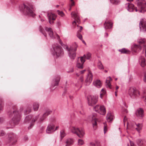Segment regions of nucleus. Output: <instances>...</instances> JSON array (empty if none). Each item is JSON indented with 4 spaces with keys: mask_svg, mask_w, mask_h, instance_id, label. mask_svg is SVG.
Instances as JSON below:
<instances>
[{
    "mask_svg": "<svg viewBox=\"0 0 146 146\" xmlns=\"http://www.w3.org/2000/svg\"><path fill=\"white\" fill-rule=\"evenodd\" d=\"M135 123H131L130 125L128 126V123H127V129H130L131 130H133L135 128Z\"/></svg>",
    "mask_w": 146,
    "mask_h": 146,
    "instance_id": "33",
    "label": "nucleus"
},
{
    "mask_svg": "<svg viewBox=\"0 0 146 146\" xmlns=\"http://www.w3.org/2000/svg\"><path fill=\"white\" fill-rule=\"evenodd\" d=\"M137 3L138 9L135 7L133 4L128 3L126 4L127 10L130 12L133 11L134 10L136 12L139 11V12L143 13L146 11V2L144 0H136Z\"/></svg>",
    "mask_w": 146,
    "mask_h": 146,
    "instance_id": "2",
    "label": "nucleus"
},
{
    "mask_svg": "<svg viewBox=\"0 0 146 146\" xmlns=\"http://www.w3.org/2000/svg\"><path fill=\"white\" fill-rule=\"evenodd\" d=\"M143 76V80L144 82L146 83V72H144Z\"/></svg>",
    "mask_w": 146,
    "mask_h": 146,
    "instance_id": "47",
    "label": "nucleus"
},
{
    "mask_svg": "<svg viewBox=\"0 0 146 146\" xmlns=\"http://www.w3.org/2000/svg\"><path fill=\"white\" fill-rule=\"evenodd\" d=\"M136 115L139 117H143L144 116V111L141 108L138 109L136 112Z\"/></svg>",
    "mask_w": 146,
    "mask_h": 146,
    "instance_id": "23",
    "label": "nucleus"
},
{
    "mask_svg": "<svg viewBox=\"0 0 146 146\" xmlns=\"http://www.w3.org/2000/svg\"><path fill=\"white\" fill-rule=\"evenodd\" d=\"M71 3L70 4V6L72 7L74 5V1H71Z\"/></svg>",
    "mask_w": 146,
    "mask_h": 146,
    "instance_id": "57",
    "label": "nucleus"
},
{
    "mask_svg": "<svg viewBox=\"0 0 146 146\" xmlns=\"http://www.w3.org/2000/svg\"><path fill=\"white\" fill-rule=\"evenodd\" d=\"M98 66L99 69L101 70H103L104 69L103 66L101 61L98 60Z\"/></svg>",
    "mask_w": 146,
    "mask_h": 146,
    "instance_id": "35",
    "label": "nucleus"
},
{
    "mask_svg": "<svg viewBox=\"0 0 146 146\" xmlns=\"http://www.w3.org/2000/svg\"><path fill=\"white\" fill-rule=\"evenodd\" d=\"M143 98H145L144 101L145 102V104L146 105V92H143Z\"/></svg>",
    "mask_w": 146,
    "mask_h": 146,
    "instance_id": "45",
    "label": "nucleus"
},
{
    "mask_svg": "<svg viewBox=\"0 0 146 146\" xmlns=\"http://www.w3.org/2000/svg\"><path fill=\"white\" fill-rule=\"evenodd\" d=\"M46 31L47 32L50 37L52 39L57 38V39L59 38V36L57 34L54 33L51 28L46 27L45 28Z\"/></svg>",
    "mask_w": 146,
    "mask_h": 146,
    "instance_id": "11",
    "label": "nucleus"
},
{
    "mask_svg": "<svg viewBox=\"0 0 146 146\" xmlns=\"http://www.w3.org/2000/svg\"><path fill=\"white\" fill-rule=\"evenodd\" d=\"M142 128V126L138 127L135 128L139 132L140 130H141Z\"/></svg>",
    "mask_w": 146,
    "mask_h": 146,
    "instance_id": "50",
    "label": "nucleus"
},
{
    "mask_svg": "<svg viewBox=\"0 0 146 146\" xmlns=\"http://www.w3.org/2000/svg\"><path fill=\"white\" fill-rule=\"evenodd\" d=\"M144 50H145V53L146 54V46H145V45H144V49H143V51L142 52V53H143ZM145 56H146V54H145Z\"/></svg>",
    "mask_w": 146,
    "mask_h": 146,
    "instance_id": "56",
    "label": "nucleus"
},
{
    "mask_svg": "<svg viewBox=\"0 0 146 146\" xmlns=\"http://www.w3.org/2000/svg\"><path fill=\"white\" fill-rule=\"evenodd\" d=\"M119 51L123 54H128L130 53V51L128 49L123 48L119 50Z\"/></svg>",
    "mask_w": 146,
    "mask_h": 146,
    "instance_id": "31",
    "label": "nucleus"
},
{
    "mask_svg": "<svg viewBox=\"0 0 146 146\" xmlns=\"http://www.w3.org/2000/svg\"><path fill=\"white\" fill-rule=\"evenodd\" d=\"M113 23L111 20H107L104 24V27L105 29H111Z\"/></svg>",
    "mask_w": 146,
    "mask_h": 146,
    "instance_id": "17",
    "label": "nucleus"
},
{
    "mask_svg": "<svg viewBox=\"0 0 146 146\" xmlns=\"http://www.w3.org/2000/svg\"><path fill=\"white\" fill-rule=\"evenodd\" d=\"M108 36V33H105V36L106 37H107Z\"/></svg>",
    "mask_w": 146,
    "mask_h": 146,
    "instance_id": "63",
    "label": "nucleus"
},
{
    "mask_svg": "<svg viewBox=\"0 0 146 146\" xmlns=\"http://www.w3.org/2000/svg\"><path fill=\"white\" fill-rule=\"evenodd\" d=\"M74 142V140L72 138H69L67 139L66 141V145H72Z\"/></svg>",
    "mask_w": 146,
    "mask_h": 146,
    "instance_id": "32",
    "label": "nucleus"
},
{
    "mask_svg": "<svg viewBox=\"0 0 146 146\" xmlns=\"http://www.w3.org/2000/svg\"><path fill=\"white\" fill-rule=\"evenodd\" d=\"M98 96L89 95L87 96L88 104L89 106H93L96 104L98 101Z\"/></svg>",
    "mask_w": 146,
    "mask_h": 146,
    "instance_id": "8",
    "label": "nucleus"
},
{
    "mask_svg": "<svg viewBox=\"0 0 146 146\" xmlns=\"http://www.w3.org/2000/svg\"><path fill=\"white\" fill-rule=\"evenodd\" d=\"M77 36L80 39L82 40V36L80 34H79L78 33H77Z\"/></svg>",
    "mask_w": 146,
    "mask_h": 146,
    "instance_id": "52",
    "label": "nucleus"
},
{
    "mask_svg": "<svg viewBox=\"0 0 146 146\" xmlns=\"http://www.w3.org/2000/svg\"><path fill=\"white\" fill-rule=\"evenodd\" d=\"M31 108H28L27 110H25L24 112V114L25 115H26L28 113H30L31 112Z\"/></svg>",
    "mask_w": 146,
    "mask_h": 146,
    "instance_id": "38",
    "label": "nucleus"
},
{
    "mask_svg": "<svg viewBox=\"0 0 146 146\" xmlns=\"http://www.w3.org/2000/svg\"><path fill=\"white\" fill-rule=\"evenodd\" d=\"M94 110L101 115H104L106 113L105 106L102 105H97L93 108Z\"/></svg>",
    "mask_w": 146,
    "mask_h": 146,
    "instance_id": "9",
    "label": "nucleus"
},
{
    "mask_svg": "<svg viewBox=\"0 0 146 146\" xmlns=\"http://www.w3.org/2000/svg\"><path fill=\"white\" fill-rule=\"evenodd\" d=\"M60 78L58 76H56L53 79L50 88L52 90H53L56 88L55 87L58 85L59 82L60 81Z\"/></svg>",
    "mask_w": 146,
    "mask_h": 146,
    "instance_id": "12",
    "label": "nucleus"
},
{
    "mask_svg": "<svg viewBox=\"0 0 146 146\" xmlns=\"http://www.w3.org/2000/svg\"><path fill=\"white\" fill-rule=\"evenodd\" d=\"M60 135L61 140L66 135V134L63 130L61 131L60 133Z\"/></svg>",
    "mask_w": 146,
    "mask_h": 146,
    "instance_id": "39",
    "label": "nucleus"
},
{
    "mask_svg": "<svg viewBox=\"0 0 146 146\" xmlns=\"http://www.w3.org/2000/svg\"><path fill=\"white\" fill-rule=\"evenodd\" d=\"M28 139V137L27 136H25L24 137L23 140L24 141H26Z\"/></svg>",
    "mask_w": 146,
    "mask_h": 146,
    "instance_id": "58",
    "label": "nucleus"
},
{
    "mask_svg": "<svg viewBox=\"0 0 146 146\" xmlns=\"http://www.w3.org/2000/svg\"><path fill=\"white\" fill-rule=\"evenodd\" d=\"M52 48L50 50V52L54 58H57L64 55L63 49L62 47L57 43H54L52 46Z\"/></svg>",
    "mask_w": 146,
    "mask_h": 146,
    "instance_id": "4",
    "label": "nucleus"
},
{
    "mask_svg": "<svg viewBox=\"0 0 146 146\" xmlns=\"http://www.w3.org/2000/svg\"><path fill=\"white\" fill-rule=\"evenodd\" d=\"M59 128V126H57L56 127V128L55 129H54V131L56 130H57L58 128Z\"/></svg>",
    "mask_w": 146,
    "mask_h": 146,
    "instance_id": "64",
    "label": "nucleus"
},
{
    "mask_svg": "<svg viewBox=\"0 0 146 146\" xmlns=\"http://www.w3.org/2000/svg\"><path fill=\"white\" fill-rule=\"evenodd\" d=\"M4 103L3 99L2 97H0V113L3 110Z\"/></svg>",
    "mask_w": 146,
    "mask_h": 146,
    "instance_id": "30",
    "label": "nucleus"
},
{
    "mask_svg": "<svg viewBox=\"0 0 146 146\" xmlns=\"http://www.w3.org/2000/svg\"><path fill=\"white\" fill-rule=\"evenodd\" d=\"M139 28L140 31L145 32L146 31V22L141 21L139 23Z\"/></svg>",
    "mask_w": 146,
    "mask_h": 146,
    "instance_id": "19",
    "label": "nucleus"
},
{
    "mask_svg": "<svg viewBox=\"0 0 146 146\" xmlns=\"http://www.w3.org/2000/svg\"><path fill=\"white\" fill-rule=\"evenodd\" d=\"M127 120V118L126 116H125L123 119V122L124 125H125V122Z\"/></svg>",
    "mask_w": 146,
    "mask_h": 146,
    "instance_id": "55",
    "label": "nucleus"
},
{
    "mask_svg": "<svg viewBox=\"0 0 146 146\" xmlns=\"http://www.w3.org/2000/svg\"><path fill=\"white\" fill-rule=\"evenodd\" d=\"M84 81L83 77L81 76H80V79H79V81L81 82L82 83Z\"/></svg>",
    "mask_w": 146,
    "mask_h": 146,
    "instance_id": "51",
    "label": "nucleus"
},
{
    "mask_svg": "<svg viewBox=\"0 0 146 146\" xmlns=\"http://www.w3.org/2000/svg\"><path fill=\"white\" fill-rule=\"evenodd\" d=\"M39 29L40 31L42 33L45 37H46L47 35L44 32V29L41 26H40Z\"/></svg>",
    "mask_w": 146,
    "mask_h": 146,
    "instance_id": "37",
    "label": "nucleus"
},
{
    "mask_svg": "<svg viewBox=\"0 0 146 146\" xmlns=\"http://www.w3.org/2000/svg\"><path fill=\"white\" fill-rule=\"evenodd\" d=\"M77 46L76 44H73L72 46L69 48L66 46L65 49L68 52V55L70 58L72 60H74L76 56V51L77 50Z\"/></svg>",
    "mask_w": 146,
    "mask_h": 146,
    "instance_id": "7",
    "label": "nucleus"
},
{
    "mask_svg": "<svg viewBox=\"0 0 146 146\" xmlns=\"http://www.w3.org/2000/svg\"><path fill=\"white\" fill-rule=\"evenodd\" d=\"M106 90L105 88H103L100 91H106Z\"/></svg>",
    "mask_w": 146,
    "mask_h": 146,
    "instance_id": "61",
    "label": "nucleus"
},
{
    "mask_svg": "<svg viewBox=\"0 0 146 146\" xmlns=\"http://www.w3.org/2000/svg\"><path fill=\"white\" fill-rule=\"evenodd\" d=\"M5 135V133L3 130H1L0 132V136H2Z\"/></svg>",
    "mask_w": 146,
    "mask_h": 146,
    "instance_id": "49",
    "label": "nucleus"
},
{
    "mask_svg": "<svg viewBox=\"0 0 146 146\" xmlns=\"http://www.w3.org/2000/svg\"><path fill=\"white\" fill-rule=\"evenodd\" d=\"M106 94V92H102V93H100V97L101 98H103V97L105 96Z\"/></svg>",
    "mask_w": 146,
    "mask_h": 146,
    "instance_id": "44",
    "label": "nucleus"
},
{
    "mask_svg": "<svg viewBox=\"0 0 146 146\" xmlns=\"http://www.w3.org/2000/svg\"><path fill=\"white\" fill-rule=\"evenodd\" d=\"M71 15L72 17H76L77 15L76 13L74 12H72L71 13Z\"/></svg>",
    "mask_w": 146,
    "mask_h": 146,
    "instance_id": "53",
    "label": "nucleus"
},
{
    "mask_svg": "<svg viewBox=\"0 0 146 146\" xmlns=\"http://www.w3.org/2000/svg\"><path fill=\"white\" fill-rule=\"evenodd\" d=\"M93 75L90 71H89L88 73V74L86 77L85 80L86 84V86L89 85L92 82V80Z\"/></svg>",
    "mask_w": 146,
    "mask_h": 146,
    "instance_id": "14",
    "label": "nucleus"
},
{
    "mask_svg": "<svg viewBox=\"0 0 146 146\" xmlns=\"http://www.w3.org/2000/svg\"><path fill=\"white\" fill-rule=\"evenodd\" d=\"M80 60L81 63L78 62L77 63L76 66L79 69H82L83 68V64L85 62V60L84 59L83 57H80Z\"/></svg>",
    "mask_w": 146,
    "mask_h": 146,
    "instance_id": "21",
    "label": "nucleus"
},
{
    "mask_svg": "<svg viewBox=\"0 0 146 146\" xmlns=\"http://www.w3.org/2000/svg\"><path fill=\"white\" fill-rule=\"evenodd\" d=\"M19 9L21 12L24 15L31 16L34 18L35 14L34 13L35 8L34 6L32 5L27 6L24 3L19 5Z\"/></svg>",
    "mask_w": 146,
    "mask_h": 146,
    "instance_id": "3",
    "label": "nucleus"
},
{
    "mask_svg": "<svg viewBox=\"0 0 146 146\" xmlns=\"http://www.w3.org/2000/svg\"><path fill=\"white\" fill-rule=\"evenodd\" d=\"M129 91H137L136 90L135 87H131L130 88L129 90Z\"/></svg>",
    "mask_w": 146,
    "mask_h": 146,
    "instance_id": "42",
    "label": "nucleus"
},
{
    "mask_svg": "<svg viewBox=\"0 0 146 146\" xmlns=\"http://www.w3.org/2000/svg\"><path fill=\"white\" fill-rule=\"evenodd\" d=\"M57 11L58 14L60 15L61 17H63L64 15V14L62 11L58 10Z\"/></svg>",
    "mask_w": 146,
    "mask_h": 146,
    "instance_id": "41",
    "label": "nucleus"
},
{
    "mask_svg": "<svg viewBox=\"0 0 146 146\" xmlns=\"http://www.w3.org/2000/svg\"><path fill=\"white\" fill-rule=\"evenodd\" d=\"M94 85L96 87L99 88L101 87L102 86V83L100 80H96L93 82Z\"/></svg>",
    "mask_w": 146,
    "mask_h": 146,
    "instance_id": "25",
    "label": "nucleus"
},
{
    "mask_svg": "<svg viewBox=\"0 0 146 146\" xmlns=\"http://www.w3.org/2000/svg\"><path fill=\"white\" fill-rule=\"evenodd\" d=\"M104 133H105L107 131V129L106 127V125L105 123H104Z\"/></svg>",
    "mask_w": 146,
    "mask_h": 146,
    "instance_id": "48",
    "label": "nucleus"
},
{
    "mask_svg": "<svg viewBox=\"0 0 146 146\" xmlns=\"http://www.w3.org/2000/svg\"><path fill=\"white\" fill-rule=\"evenodd\" d=\"M23 108H21L20 111L17 110V106H13L12 108H8V115L10 117H13L10 124L12 127H14L15 125L18 124L19 122L21 116V112L23 110Z\"/></svg>",
    "mask_w": 146,
    "mask_h": 146,
    "instance_id": "1",
    "label": "nucleus"
},
{
    "mask_svg": "<svg viewBox=\"0 0 146 146\" xmlns=\"http://www.w3.org/2000/svg\"><path fill=\"white\" fill-rule=\"evenodd\" d=\"M52 111L50 110H48L46 111V112L44 113L42 116L41 117L39 120V121L40 122H42L46 118V117L50 114L51 112Z\"/></svg>",
    "mask_w": 146,
    "mask_h": 146,
    "instance_id": "20",
    "label": "nucleus"
},
{
    "mask_svg": "<svg viewBox=\"0 0 146 146\" xmlns=\"http://www.w3.org/2000/svg\"><path fill=\"white\" fill-rule=\"evenodd\" d=\"M130 145H131V146H134V144L133 143H132L131 142V141H130Z\"/></svg>",
    "mask_w": 146,
    "mask_h": 146,
    "instance_id": "62",
    "label": "nucleus"
},
{
    "mask_svg": "<svg viewBox=\"0 0 146 146\" xmlns=\"http://www.w3.org/2000/svg\"><path fill=\"white\" fill-rule=\"evenodd\" d=\"M84 142L83 140L81 139H79L78 140V145H81L83 144Z\"/></svg>",
    "mask_w": 146,
    "mask_h": 146,
    "instance_id": "43",
    "label": "nucleus"
},
{
    "mask_svg": "<svg viewBox=\"0 0 146 146\" xmlns=\"http://www.w3.org/2000/svg\"><path fill=\"white\" fill-rule=\"evenodd\" d=\"M106 118L107 121L109 122H110L113 120L114 118V116L110 112H109L107 115Z\"/></svg>",
    "mask_w": 146,
    "mask_h": 146,
    "instance_id": "27",
    "label": "nucleus"
},
{
    "mask_svg": "<svg viewBox=\"0 0 146 146\" xmlns=\"http://www.w3.org/2000/svg\"><path fill=\"white\" fill-rule=\"evenodd\" d=\"M86 71V70H83L80 71V73L81 74H82L84 73V72Z\"/></svg>",
    "mask_w": 146,
    "mask_h": 146,
    "instance_id": "59",
    "label": "nucleus"
},
{
    "mask_svg": "<svg viewBox=\"0 0 146 146\" xmlns=\"http://www.w3.org/2000/svg\"><path fill=\"white\" fill-rule=\"evenodd\" d=\"M54 125L50 124L48 126L46 129V132L48 134H50L54 131Z\"/></svg>",
    "mask_w": 146,
    "mask_h": 146,
    "instance_id": "18",
    "label": "nucleus"
},
{
    "mask_svg": "<svg viewBox=\"0 0 146 146\" xmlns=\"http://www.w3.org/2000/svg\"><path fill=\"white\" fill-rule=\"evenodd\" d=\"M39 115L36 116H34L30 114L27 116L25 118L24 123L27 124L30 123V125L28 127L29 129L31 128L34 125L35 123L38 119Z\"/></svg>",
    "mask_w": 146,
    "mask_h": 146,
    "instance_id": "5",
    "label": "nucleus"
},
{
    "mask_svg": "<svg viewBox=\"0 0 146 146\" xmlns=\"http://www.w3.org/2000/svg\"><path fill=\"white\" fill-rule=\"evenodd\" d=\"M92 123L93 127L95 129H96L97 127V114L94 113L92 114Z\"/></svg>",
    "mask_w": 146,
    "mask_h": 146,
    "instance_id": "16",
    "label": "nucleus"
},
{
    "mask_svg": "<svg viewBox=\"0 0 146 146\" xmlns=\"http://www.w3.org/2000/svg\"><path fill=\"white\" fill-rule=\"evenodd\" d=\"M9 142L10 145H14L17 142V137L13 133H11L8 135Z\"/></svg>",
    "mask_w": 146,
    "mask_h": 146,
    "instance_id": "13",
    "label": "nucleus"
},
{
    "mask_svg": "<svg viewBox=\"0 0 146 146\" xmlns=\"http://www.w3.org/2000/svg\"><path fill=\"white\" fill-rule=\"evenodd\" d=\"M47 15L49 23L52 24L53 23V21L55 20V18L54 17V15L52 13H47Z\"/></svg>",
    "mask_w": 146,
    "mask_h": 146,
    "instance_id": "22",
    "label": "nucleus"
},
{
    "mask_svg": "<svg viewBox=\"0 0 146 146\" xmlns=\"http://www.w3.org/2000/svg\"><path fill=\"white\" fill-rule=\"evenodd\" d=\"M91 56V54L89 52H88L86 55L84 54L82 57H84V59L85 58L87 59H89L90 58Z\"/></svg>",
    "mask_w": 146,
    "mask_h": 146,
    "instance_id": "36",
    "label": "nucleus"
},
{
    "mask_svg": "<svg viewBox=\"0 0 146 146\" xmlns=\"http://www.w3.org/2000/svg\"><path fill=\"white\" fill-rule=\"evenodd\" d=\"M139 60L141 62V66L143 67H144L145 65V59L144 57L141 56L139 57Z\"/></svg>",
    "mask_w": 146,
    "mask_h": 146,
    "instance_id": "26",
    "label": "nucleus"
},
{
    "mask_svg": "<svg viewBox=\"0 0 146 146\" xmlns=\"http://www.w3.org/2000/svg\"><path fill=\"white\" fill-rule=\"evenodd\" d=\"M136 126L137 127H138L142 126L141 124L140 123H138L136 124Z\"/></svg>",
    "mask_w": 146,
    "mask_h": 146,
    "instance_id": "60",
    "label": "nucleus"
},
{
    "mask_svg": "<svg viewBox=\"0 0 146 146\" xmlns=\"http://www.w3.org/2000/svg\"><path fill=\"white\" fill-rule=\"evenodd\" d=\"M110 1L111 3L115 5H119L120 3L119 0H110Z\"/></svg>",
    "mask_w": 146,
    "mask_h": 146,
    "instance_id": "34",
    "label": "nucleus"
},
{
    "mask_svg": "<svg viewBox=\"0 0 146 146\" xmlns=\"http://www.w3.org/2000/svg\"><path fill=\"white\" fill-rule=\"evenodd\" d=\"M11 3L13 5H15L17 4L18 2L17 0H11Z\"/></svg>",
    "mask_w": 146,
    "mask_h": 146,
    "instance_id": "46",
    "label": "nucleus"
},
{
    "mask_svg": "<svg viewBox=\"0 0 146 146\" xmlns=\"http://www.w3.org/2000/svg\"><path fill=\"white\" fill-rule=\"evenodd\" d=\"M112 79L110 76L107 78L106 81V86L107 88H109L112 90H114V87L112 86L110 83V81L112 80Z\"/></svg>",
    "mask_w": 146,
    "mask_h": 146,
    "instance_id": "15",
    "label": "nucleus"
},
{
    "mask_svg": "<svg viewBox=\"0 0 146 146\" xmlns=\"http://www.w3.org/2000/svg\"><path fill=\"white\" fill-rule=\"evenodd\" d=\"M45 128V127L44 126H42L40 127V130L41 131L40 132L42 133L43 130Z\"/></svg>",
    "mask_w": 146,
    "mask_h": 146,
    "instance_id": "54",
    "label": "nucleus"
},
{
    "mask_svg": "<svg viewBox=\"0 0 146 146\" xmlns=\"http://www.w3.org/2000/svg\"><path fill=\"white\" fill-rule=\"evenodd\" d=\"M90 145L92 146H101L100 143L98 141L96 142V144L93 143H91Z\"/></svg>",
    "mask_w": 146,
    "mask_h": 146,
    "instance_id": "40",
    "label": "nucleus"
},
{
    "mask_svg": "<svg viewBox=\"0 0 146 146\" xmlns=\"http://www.w3.org/2000/svg\"><path fill=\"white\" fill-rule=\"evenodd\" d=\"M129 94L130 96L132 98H136L140 94L139 92H129Z\"/></svg>",
    "mask_w": 146,
    "mask_h": 146,
    "instance_id": "24",
    "label": "nucleus"
},
{
    "mask_svg": "<svg viewBox=\"0 0 146 146\" xmlns=\"http://www.w3.org/2000/svg\"><path fill=\"white\" fill-rule=\"evenodd\" d=\"M71 131L73 133L76 134L78 137L80 138H82L85 134L83 129H81L74 127L72 128Z\"/></svg>",
    "mask_w": 146,
    "mask_h": 146,
    "instance_id": "10",
    "label": "nucleus"
},
{
    "mask_svg": "<svg viewBox=\"0 0 146 146\" xmlns=\"http://www.w3.org/2000/svg\"><path fill=\"white\" fill-rule=\"evenodd\" d=\"M39 104L38 102H34L33 104V109L35 111H37L39 108Z\"/></svg>",
    "mask_w": 146,
    "mask_h": 146,
    "instance_id": "29",
    "label": "nucleus"
},
{
    "mask_svg": "<svg viewBox=\"0 0 146 146\" xmlns=\"http://www.w3.org/2000/svg\"><path fill=\"white\" fill-rule=\"evenodd\" d=\"M145 42V40L144 38H139L137 40V42L139 44H137L135 43H133L132 44L131 46V49L133 52L138 53L141 50L142 46L141 45L144 44Z\"/></svg>",
    "mask_w": 146,
    "mask_h": 146,
    "instance_id": "6",
    "label": "nucleus"
},
{
    "mask_svg": "<svg viewBox=\"0 0 146 146\" xmlns=\"http://www.w3.org/2000/svg\"><path fill=\"white\" fill-rule=\"evenodd\" d=\"M137 143L139 146H143L145 145L146 143V141L144 140H141L140 139H138L137 140Z\"/></svg>",
    "mask_w": 146,
    "mask_h": 146,
    "instance_id": "28",
    "label": "nucleus"
}]
</instances>
